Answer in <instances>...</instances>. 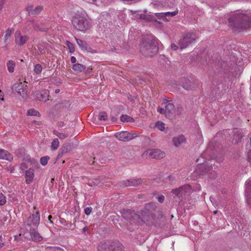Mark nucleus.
Instances as JSON below:
<instances>
[{
	"instance_id": "nucleus-39",
	"label": "nucleus",
	"mask_w": 251,
	"mask_h": 251,
	"mask_svg": "<svg viewBox=\"0 0 251 251\" xmlns=\"http://www.w3.org/2000/svg\"><path fill=\"white\" fill-rule=\"evenodd\" d=\"M66 45L69 48L70 52L73 53L75 51V46L73 43L67 41L66 42Z\"/></svg>"
},
{
	"instance_id": "nucleus-20",
	"label": "nucleus",
	"mask_w": 251,
	"mask_h": 251,
	"mask_svg": "<svg viewBox=\"0 0 251 251\" xmlns=\"http://www.w3.org/2000/svg\"><path fill=\"white\" fill-rule=\"evenodd\" d=\"M157 206L154 203H147L145 205V213L148 214H152L153 212L155 211Z\"/></svg>"
},
{
	"instance_id": "nucleus-48",
	"label": "nucleus",
	"mask_w": 251,
	"mask_h": 251,
	"mask_svg": "<svg viewBox=\"0 0 251 251\" xmlns=\"http://www.w3.org/2000/svg\"><path fill=\"white\" fill-rule=\"evenodd\" d=\"M146 19L149 21L157 22V21L153 17V16L147 15Z\"/></svg>"
},
{
	"instance_id": "nucleus-15",
	"label": "nucleus",
	"mask_w": 251,
	"mask_h": 251,
	"mask_svg": "<svg viewBox=\"0 0 251 251\" xmlns=\"http://www.w3.org/2000/svg\"><path fill=\"white\" fill-rule=\"evenodd\" d=\"M210 169V166L207 163H203L199 165L197 168V172L200 175H203L207 173Z\"/></svg>"
},
{
	"instance_id": "nucleus-56",
	"label": "nucleus",
	"mask_w": 251,
	"mask_h": 251,
	"mask_svg": "<svg viewBox=\"0 0 251 251\" xmlns=\"http://www.w3.org/2000/svg\"><path fill=\"white\" fill-rule=\"evenodd\" d=\"M64 124L63 122H59L57 123V126L59 127H62L64 126Z\"/></svg>"
},
{
	"instance_id": "nucleus-9",
	"label": "nucleus",
	"mask_w": 251,
	"mask_h": 251,
	"mask_svg": "<svg viewBox=\"0 0 251 251\" xmlns=\"http://www.w3.org/2000/svg\"><path fill=\"white\" fill-rule=\"evenodd\" d=\"M146 153L149 157L156 159L162 158L165 156L164 152L158 149H151L148 150Z\"/></svg>"
},
{
	"instance_id": "nucleus-32",
	"label": "nucleus",
	"mask_w": 251,
	"mask_h": 251,
	"mask_svg": "<svg viewBox=\"0 0 251 251\" xmlns=\"http://www.w3.org/2000/svg\"><path fill=\"white\" fill-rule=\"evenodd\" d=\"M121 120L124 122H133L134 119L130 117L127 116V115H123L121 116Z\"/></svg>"
},
{
	"instance_id": "nucleus-42",
	"label": "nucleus",
	"mask_w": 251,
	"mask_h": 251,
	"mask_svg": "<svg viewBox=\"0 0 251 251\" xmlns=\"http://www.w3.org/2000/svg\"><path fill=\"white\" fill-rule=\"evenodd\" d=\"M6 198L2 193H0V205H3L6 202Z\"/></svg>"
},
{
	"instance_id": "nucleus-29",
	"label": "nucleus",
	"mask_w": 251,
	"mask_h": 251,
	"mask_svg": "<svg viewBox=\"0 0 251 251\" xmlns=\"http://www.w3.org/2000/svg\"><path fill=\"white\" fill-rule=\"evenodd\" d=\"M15 63L12 60H9L7 63L8 70L10 73L14 72Z\"/></svg>"
},
{
	"instance_id": "nucleus-51",
	"label": "nucleus",
	"mask_w": 251,
	"mask_h": 251,
	"mask_svg": "<svg viewBox=\"0 0 251 251\" xmlns=\"http://www.w3.org/2000/svg\"><path fill=\"white\" fill-rule=\"evenodd\" d=\"M157 200L160 203H163L165 200V197L164 196L162 195L161 196L158 197L157 198Z\"/></svg>"
},
{
	"instance_id": "nucleus-17",
	"label": "nucleus",
	"mask_w": 251,
	"mask_h": 251,
	"mask_svg": "<svg viewBox=\"0 0 251 251\" xmlns=\"http://www.w3.org/2000/svg\"><path fill=\"white\" fill-rule=\"evenodd\" d=\"M0 159L10 162L13 160V156L7 151L0 149Z\"/></svg>"
},
{
	"instance_id": "nucleus-37",
	"label": "nucleus",
	"mask_w": 251,
	"mask_h": 251,
	"mask_svg": "<svg viewBox=\"0 0 251 251\" xmlns=\"http://www.w3.org/2000/svg\"><path fill=\"white\" fill-rule=\"evenodd\" d=\"M165 124L161 122H157L155 125V126L161 131L165 129Z\"/></svg>"
},
{
	"instance_id": "nucleus-7",
	"label": "nucleus",
	"mask_w": 251,
	"mask_h": 251,
	"mask_svg": "<svg viewBox=\"0 0 251 251\" xmlns=\"http://www.w3.org/2000/svg\"><path fill=\"white\" fill-rule=\"evenodd\" d=\"M191 186L189 185H184L178 188L172 190V193L178 198L179 200H182L186 195H189L191 191Z\"/></svg>"
},
{
	"instance_id": "nucleus-21",
	"label": "nucleus",
	"mask_w": 251,
	"mask_h": 251,
	"mask_svg": "<svg viewBox=\"0 0 251 251\" xmlns=\"http://www.w3.org/2000/svg\"><path fill=\"white\" fill-rule=\"evenodd\" d=\"M77 45L82 50L90 51L91 48L87 44L86 41L75 38Z\"/></svg>"
},
{
	"instance_id": "nucleus-5",
	"label": "nucleus",
	"mask_w": 251,
	"mask_h": 251,
	"mask_svg": "<svg viewBox=\"0 0 251 251\" xmlns=\"http://www.w3.org/2000/svg\"><path fill=\"white\" fill-rule=\"evenodd\" d=\"M97 250L98 251H123V246L119 242L107 241L100 243Z\"/></svg>"
},
{
	"instance_id": "nucleus-13",
	"label": "nucleus",
	"mask_w": 251,
	"mask_h": 251,
	"mask_svg": "<svg viewBox=\"0 0 251 251\" xmlns=\"http://www.w3.org/2000/svg\"><path fill=\"white\" fill-rule=\"evenodd\" d=\"M121 213L123 218L127 220L131 221L132 219H138L140 218V216L139 214H135L130 209H124Z\"/></svg>"
},
{
	"instance_id": "nucleus-2",
	"label": "nucleus",
	"mask_w": 251,
	"mask_h": 251,
	"mask_svg": "<svg viewBox=\"0 0 251 251\" xmlns=\"http://www.w3.org/2000/svg\"><path fill=\"white\" fill-rule=\"evenodd\" d=\"M140 46L141 53L146 56H152L158 50L157 40L151 36L143 37Z\"/></svg>"
},
{
	"instance_id": "nucleus-25",
	"label": "nucleus",
	"mask_w": 251,
	"mask_h": 251,
	"mask_svg": "<svg viewBox=\"0 0 251 251\" xmlns=\"http://www.w3.org/2000/svg\"><path fill=\"white\" fill-rule=\"evenodd\" d=\"M73 70L77 73H80L85 70V67L81 64H75L73 66Z\"/></svg>"
},
{
	"instance_id": "nucleus-12",
	"label": "nucleus",
	"mask_w": 251,
	"mask_h": 251,
	"mask_svg": "<svg viewBox=\"0 0 251 251\" xmlns=\"http://www.w3.org/2000/svg\"><path fill=\"white\" fill-rule=\"evenodd\" d=\"M142 182V180L140 178L131 179L120 181L119 184L121 187L137 186L140 185Z\"/></svg>"
},
{
	"instance_id": "nucleus-44",
	"label": "nucleus",
	"mask_w": 251,
	"mask_h": 251,
	"mask_svg": "<svg viewBox=\"0 0 251 251\" xmlns=\"http://www.w3.org/2000/svg\"><path fill=\"white\" fill-rule=\"evenodd\" d=\"M102 177H99V178H95L94 179L93 183L94 185H98L100 184V181L102 180Z\"/></svg>"
},
{
	"instance_id": "nucleus-40",
	"label": "nucleus",
	"mask_w": 251,
	"mask_h": 251,
	"mask_svg": "<svg viewBox=\"0 0 251 251\" xmlns=\"http://www.w3.org/2000/svg\"><path fill=\"white\" fill-rule=\"evenodd\" d=\"M49 159L50 157L48 156L42 157L40 159V163L42 165L45 166L47 165Z\"/></svg>"
},
{
	"instance_id": "nucleus-43",
	"label": "nucleus",
	"mask_w": 251,
	"mask_h": 251,
	"mask_svg": "<svg viewBox=\"0 0 251 251\" xmlns=\"http://www.w3.org/2000/svg\"><path fill=\"white\" fill-rule=\"evenodd\" d=\"M12 33V30L10 29H8L6 31L5 35V40H7L9 38H10Z\"/></svg>"
},
{
	"instance_id": "nucleus-22",
	"label": "nucleus",
	"mask_w": 251,
	"mask_h": 251,
	"mask_svg": "<svg viewBox=\"0 0 251 251\" xmlns=\"http://www.w3.org/2000/svg\"><path fill=\"white\" fill-rule=\"evenodd\" d=\"M23 161H25L30 164V165L32 166V167H38L39 165L38 161L34 159L31 158L29 155H25L24 156Z\"/></svg>"
},
{
	"instance_id": "nucleus-52",
	"label": "nucleus",
	"mask_w": 251,
	"mask_h": 251,
	"mask_svg": "<svg viewBox=\"0 0 251 251\" xmlns=\"http://www.w3.org/2000/svg\"><path fill=\"white\" fill-rule=\"evenodd\" d=\"M175 177L171 175H170L168 176V177L166 178V180H168L169 182H172L175 180Z\"/></svg>"
},
{
	"instance_id": "nucleus-19",
	"label": "nucleus",
	"mask_w": 251,
	"mask_h": 251,
	"mask_svg": "<svg viewBox=\"0 0 251 251\" xmlns=\"http://www.w3.org/2000/svg\"><path fill=\"white\" fill-rule=\"evenodd\" d=\"M245 192L247 202L249 206L251 208V181L246 183Z\"/></svg>"
},
{
	"instance_id": "nucleus-55",
	"label": "nucleus",
	"mask_w": 251,
	"mask_h": 251,
	"mask_svg": "<svg viewBox=\"0 0 251 251\" xmlns=\"http://www.w3.org/2000/svg\"><path fill=\"white\" fill-rule=\"evenodd\" d=\"M239 136V138L238 139H235V142L238 143L241 139V138L243 137V136L241 135H239V134H237V136Z\"/></svg>"
},
{
	"instance_id": "nucleus-50",
	"label": "nucleus",
	"mask_w": 251,
	"mask_h": 251,
	"mask_svg": "<svg viewBox=\"0 0 251 251\" xmlns=\"http://www.w3.org/2000/svg\"><path fill=\"white\" fill-rule=\"evenodd\" d=\"M155 15L158 17V18H161L163 20H164V16H163L162 15V14H164V12H161V13H156L154 14Z\"/></svg>"
},
{
	"instance_id": "nucleus-33",
	"label": "nucleus",
	"mask_w": 251,
	"mask_h": 251,
	"mask_svg": "<svg viewBox=\"0 0 251 251\" xmlns=\"http://www.w3.org/2000/svg\"><path fill=\"white\" fill-rule=\"evenodd\" d=\"M59 145V142L57 138H55L53 140L51 144V149L52 150H56Z\"/></svg>"
},
{
	"instance_id": "nucleus-4",
	"label": "nucleus",
	"mask_w": 251,
	"mask_h": 251,
	"mask_svg": "<svg viewBox=\"0 0 251 251\" xmlns=\"http://www.w3.org/2000/svg\"><path fill=\"white\" fill-rule=\"evenodd\" d=\"M199 36L194 32H185L178 41V44L181 50L188 47L199 38Z\"/></svg>"
},
{
	"instance_id": "nucleus-3",
	"label": "nucleus",
	"mask_w": 251,
	"mask_h": 251,
	"mask_svg": "<svg viewBox=\"0 0 251 251\" xmlns=\"http://www.w3.org/2000/svg\"><path fill=\"white\" fill-rule=\"evenodd\" d=\"M72 23L75 29L84 32L90 28L91 25L82 14H75L72 17Z\"/></svg>"
},
{
	"instance_id": "nucleus-30",
	"label": "nucleus",
	"mask_w": 251,
	"mask_h": 251,
	"mask_svg": "<svg viewBox=\"0 0 251 251\" xmlns=\"http://www.w3.org/2000/svg\"><path fill=\"white\" fill-rule=\"evenodd\" d=\"M33 28L35 30H39L42 32H47L48 28L47 27H42L38 24H33Z\"/></svg>"
},
{
	"instance_id": "nucleus-34",
	"label": "nucleus",
	"mask_w": 251,
	"mask_h": 251,
	"mask_svg": "<svg viewBox=\"0 0 251 251\" xmlns=\"http://www.w3.org/2000/svg\"><path fill=\"white\" fill-rule=\"evenodd\" d=\"M194 84L193 82L188 79H185V84H183V87L187 90H189L193 88Z\"/></svg>"
},
{
	"instance_id": "nucleus-49",
	"label": "nucleus",
	"mask_w": 251,
	"mask_h": 251,
	"mask_svg": "<svg viewBox=\"0 0 251 251\" xmlns=\"http://www.w3.org/2000/svg\"><path fill=\"white\" fill-rule=\"evenodd\" d=\"M183 111V108L182 106H177L176 108L177 114L181 115Z\"/></svg>"
},
{
	"instance_id": "nucleus-24",
	"label": "nucleus",
	"mask_w": 251,
	"mask_h": 251,
	"mask_svg": "<svg viewBox=\"0 0 251 251\" xmlns=\"http://www.w3.org/2000/svg\"><path fill=\"white\" fill-rule=\"evenodd\" d=\"M185 141V138L183 135H180L177 137H175L173 139L174 145L176 147L179 146L181 144L184 143Z\"/></svg>"
},
{
	"instance_id": "nucleus-36",
	"label": "nucleus",
	"mask_w": 251,
	"mask_h": 251,
	"mask_svg": "<svg viewBox=\"0 0 251 251\" xmlns=\"http://www.w3.org/2000/svg\"><path fill=\"white\" fill-rule=\"evenodd\" d=\"M43 8V6H38L33 10L31 11L30 13L33 15L38 14L42 10Z\"/></svg>"
},
{
	"instance_id": "nucleus-18",
	"label": "nucleus",
	"mask_w": 251,
	"mask_h": 251,
	"mask_svg": "<svg viewBox=\"0 0 251 251\" xmlns=\"http://www.w3.org/2000/svg\"><path fill=\"white\" fill-rule=\"evenodd\" d=\"M25 183L27 184H30L34 177V170L30 168L28 170L26 171L25 174Z\"/></svg>"
},
{
	"instance_id": "nucleus-64",
	"label": "nucleus",
	"mask_w": 251,
	"mask_h": 251,
	"mask_svg": "<svg viewBox=\"0 0 251 251\" xmlns=\"http://www.w3.org/2000/svg\"><path fill=\"white\" fill-rule=\"evenodd\" d=\"M217 212H218V211H217V210H215V211H214V213L215 214H217Z\"/></svg>"
},
{
	"instance_id": "nucleus-27",
	"label": "nucleus",
	"mask_w": 251,
	"mask_h": 251,
	"mask_svg": "<svg viewBox=\"0 0 251 251\" xmlns=\"http://www.w3.org/2000/svg\"><path fill=\"white\" fill-rule=\"evenodd\" d=\"M70 150V146L69 144L64 145L61 151V152L59 153L58 157L61 156L63 154L66 153Z\"/></svg>"
},
{
	"instance_id": "nucleus-14",
	"label": "nucleus",
	"mask_w": 251,
	"mask_h": 251,
	"mask_svg": "<svg viewBox=\"0 0 251 251\" xmlns=\"http://www.w3.org/2000/svg\"><path fill=\"white\" fill-rule=\"evenodd\" d=\"M15 43L19 46L24 45L28 39L27 36H22L21 31L17 30L15 33Z\"/></svg>"
},
{
	"instance_id": "nucleus-6",
	"label": "nucleus",
	"mask_w": 251,
	"mask_h": 251,
	"mask_svg": "<svg viewBox=\"0 0 251 251\" xmlns=\"http://www.w3.org/2000/svg\"><path fill=\"white\" fill-rule=\"evenodd\" d=\"M34 209L35 211H33V213L29 216L26 221V226L28 228H36L40 223L39 211L36 209L35 207H34Z\"/></svg>"
},
{
	"instance_id": "nucleus-1",
	"label": "nucleus",
	"mask_w": 251,
	"mask_h": 251,
	"mask_svg": "<svg viewBox=\"0 0 251 251\" xmlns=\"http://www.w3.org/2000/svg\"><path fill=\"white\" fill-rule=\"evenodd\" d=\"M230 26L234 30H240L251 27V16L236 13L231 15L228 19Z\"/></svg>"
},
{
	"instance_id": "nucleus-59",
	"label": "nucleus",
	"mask_w": 251,
	"mask_h": 251,
	"mask_svg": "<svg viewBox=\"0 0 251 251\" xmlns=\"http://www.w3.org/2000/svg\"><path fill=\"white\" fill-rule=\"evenodd\" d=\"M7 220V217L4 216L2 219L0 220L1 222H6Z\"/></svg>"
},
{
	"instance_id": "nucleus-58",
	"label": "nucleus",
	"mask_w": 251,
	"mask_h": 251,
	"mask_svg": "<svg viewBox=\"0 0 251 251\" xmlns=\"http://www.w3.org/2000/svg\"><path fill=\"white\" fill-rule=\"evenodd\" d=\"M3 93L0 90V100H3Z\"/></svg>"
},
{
	"instance_id": "nucleus-54",
	"label": "nucleus",
	"mask_w": 251,
	"mask_h": 251,
	"mask_svg": "<svg viewBox=\"0 0 251 251\" xmlns=\"http://www.w3.org/2000/svg\"><path fill=\"white\" fill-rule=\"evenodd\" d=\"M50 251H64L60 248H53L50 249Z\"/></svg>"
},
{
	"instance_id": "nucleus-8",
	"label": "nucleus",
	"mask_w": 251,
	"mask_h": 251,
	"mask_svg": "<svg viewBox=\"0 0 251 251\" xmlns=\"http://www.w3.org/2000/svg\"><path fill=\"white\" fill-rule=\"evenodd\" d=\"M25 238L33 241L39 242L42 240V237L36 230L35 228H26V231L23 234Z\"/></svg>"
},
{
	"instance_id": "nucleus-10",
	"label": "nucleus",
	"mask_w": 251,
	"mask_h": 251,
	"mask_svg": "<svg viewBox=\"0 0 251 251\" xmlns=\"http://www.w3.org/2000/svg\"><path fill=\"white\" fill-rule=\"evenodd\" d=\"M13 91L17 92L23 98L26 97V89L22 82L16 83L13 84L12 87Z\"/></svg>"
},
{
	"instance_id": "nucleus-26",
	"label": "nucleus",
	"mask_w": 251,
	"mask_h": 251,
	"mask_svg": "<svg viewBox=\"0 0 251 251\" xmlns=\"http://www.w3.org/2000/svg\"><path fill=\"white\" fill-rule=\"evenodd\" d=\"M178 13V10H176L173 12H164V14H162L163 16H164V21L168 22L169 20L167 18V17H172L176 16Z\"/></svg>"
},
{
	"instance_id": "nucleus-23",
	"label": "nucleus",
	"mask_w": 251,
	"mask_h": 251,
	"mask_svg": "<svg viewBox=\"0 0 251 251\" xmlns=\"http://www.w3.org/2000/svg\"><path fill=\"white\" fill-rule=\"evenodd\" d=\"M71 105L69 100H64L55 104V108L57 109H68Z\"/></svg>"
},
{
	"instance_id": "nucleus-45",
	"label": "nucleus",
	"mask_w": 251,
	"mask_h": 251,
	"mask_svg": "<svg viewBox=\"0 0 251 251\" xmlns=\"http://www.w3.org/2000/svg\"><path fill=\"white\" fill-rule=\"evenodd\" d=\"M92 208L91 207H87L84 209V213L86 215H89L92 212Z\"/></svg>"
},
{
	"instance_id": "nucleus-60",
	"label": "nucleus",
	"mask_w": 251,
	"mask_h": 251,
	"mask_svg": "<svg viewBox=\"0 0 251 251\" xmlns=\"http://www.w3.org/2000/svg\"><path fill=\"white\" fill-rule=\"evenodd\" d=\"M52 216L51 215H49L48 216V220L50 221V223L51 224H53V222L51 220V219H52Z\"/></svg>"
},
{
	"instance_id": "nucleus-47",
	"label": "nucleus",
	"mask_w": 251,
	"mask_h": 251,
	"mask_svg": "<svg viewBox=\"0 0 251 251\" xmlns=\"http://www.w3.org/2000/svg\"><path fill=\"white\" fill-rule=\"evenodd\" d=\"M28 168V166L27 165V164L25 163H22L21 164V166H20V169L22 171H24L26 169Z\"/></svg>"
},
{
	"instance_id": "nucleus-16",
	"label": "nucleus",
	"mask_w": 251,
	"mask_h": 251,
	"mask_svg": "<svg viewBox=\"0 0 251 251\" xmlns=\"http://www.w3.org/2000/svg\"><path fill=\"white\" fill-rule=\"evenodd\" d=\"M175 106L174 104L172 103H168L166 102L165 105V109L166 111V117L169 119L172 118L173 113L175 111Z\"/></svg>"
},
{
	"instance_id": "nucleus-61",
	"label": "nucleus",
	"mask_w": 251,
	"mask_h": 251,
	"mask_svg": "<svg viewBox=\"0 0 251 251\" xmlns=\"http://www.w3.org/2000/svg\"><path fill=\"white\" fill-rule=\"evenodd\" d=\"M248 137L249 138V139H250V145L251 147V133L249 134Z\"/></svg>"
},
{
	"instance_id": "nucleus-11",
	"label": "nucleus",
	"mask_w": 251,
	"mask_h": 251,
	"mask_svg": "<svg viewBox=\"0 0 251 251\" xmlns=\"http://www.w3.org/2000/svg\"><path fill=\"white\" fill-rule=\"evenodd\" d=\"M115 137L119 140L125 142L129 141L135 137L133 134L127 131L117 132L115 134Z\"/></svg>"
},
{
	"instance_id": "nucleus-62",
	"label": "nucleus",
	"mask_w": 251,
	"mask_h": 251,
	"mask_svg": "<svg viewBox=\"0 0 251 251\" xmlns=\"http://www.w3.org/2000/svg\"><path fill=\"white\" fill-rule=\"evenodd\" d=\"M88 230V228L87 227H84L83 228V232H85L86 231H87Z\"/></svg>"
},
{
	"instance_id": "nucleus-35",
	"label": "nucleus",
	"mask_w": 251,
	"mask_h": 251,
	"mask_svg": "<svg viewBox=\"0 0 251 251\" xmlns=\"http://www.w3.org/2000/svg\"><path fill=\"white\" fill-rule=\"evenodd\" d=\"M98 119L100 121H106L108 119V116L106 112H100L98 116Z\"/></svg>"
},
{
	"instance_id": "nucleus-53",
	"label": "nucleus",
	"mask_w": 251,
	"mask_h": 251,
	"mask_svg": "<svg viewBox=\"0 0 251 251\" xmlns=\"http://www.w3.org/2000/svg\"><path fill=\"white\" fill-rule=\"evenodd\" d=\"M171 48L172 50H176L178 49V47L176 44L173 43L171 45Z\"/></svg>"
},
{
	"instance_id": "nucleus-28",
	"label": "nucleus",
	"mask_w": 251,
	"mask_h": 251,
	"mask_svg": "<svg viewBox=\"0 0 251 251\" xmlns=\"http://www.w3.org/2000/svg\"><path fill=\"white\" fill-rule=\"evenodd\" d=\"M53 133L57 136L60 139H64L69 136L68 133H60L56 130L53 131Z\"/></svg>"
},
{
	"instance_id": "nucleus-57",
	"label": "nucleus",
	"mask_w": 251,
	"mask_h": 251,
	"mask_svg": "<svg viewBox=\"0 0 251 251\" xmlns=\"http://www.w3.org/2000/svg\"><path fill=\"white\" fill-rule=\"evenodd\" d=\"M76 61V58L74 56H72L71 58V61L72 63H75Z\"/></svg>"
},
{
	"instance_id": "nucleus-63",
	"label": "nucleus",
	"mask_w": 251,
	"mask_h": 251,
	"mask_svg": "<svg viewBox=\"0 0 251 251\" xmlns=\"http://www.w3.org/2000/svg\"><path fill=\"white\" fill-rule=\"evenodd\" d=\"M59 91H60L59 89H56V90H55V93H58L59 92Z\"/></svg>"
},
{
	"instance_id": "nucleus-46",
	"label": "nucleus",
	"mask_w": 251,
	"mask_h": 251,
	"mask_svg": "<svg viewBox=\"0 0 251 251\" xmlns=\"http://www.w3.org/2000/svg\"><path fill=\"white\" fill-rule=\"evenodd\" d=\"M157 111L162 114H165L166 117V109L162 107H159L157 109Z\"/></svg>"
},
{
	"instance_id": "nucleus-38",
	"label": "nucleus",
	"mask_w": 251,
	"mask_h": 251,
	"mask_svg": "<svg viewBox=\"0 0 251 251\" xmlns=\"http://www.w3.org/2000/svg\"><path fill=\"white\" fill-rule=\"evenodd\" d=\"M34 70L36 74H40L42 71V67L40 64H37L35 66Z\"/></svg>"
},
{
	"instance_id": "nucleus-41",
	"label": "nucleus",
	"mask_w": 251,
	"mask_h": 251,
	"mask_svg": "<svg viewBox=\"0 0 251 251\" xmlns=\"http://www.w3.org/2000/svg\"><path fill=\"white\" fill-rule=\"evenodd\" d=\"M39 113L33 109H30L27 111V115L30 116H37L39 115Z\"/></svg>"
},
{
	"instance_id": "nucleus-31",
	"label": "nucleus",
	"mask_w": 251,
	"mask_h": 251,
	"mask_svg": "<svg viewBox=\"0 0 251 251\" xmlns=\"http://www.w3.org/2000/svg\"><path fill=\"white\" fill-rule=\"evenodd\" d=\"M34 94L35 95L36 98L35 99L38 100L40 101H43V100H46V98L45 96H44L43 94H42L41 92L39 91H36Z\"/></svg>"
}]
</instances>
